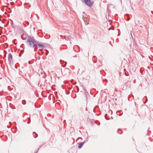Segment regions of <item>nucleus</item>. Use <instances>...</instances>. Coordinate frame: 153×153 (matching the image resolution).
Instances as JSON below:
<instances>
[{
    "instance_id": "1",
    "label": "nucleus",
    "mask_w": 153,
    "mask_h": 153,
    "mask_svg": "<svg viewBox=\"0 0 153 153\" xmlns=\"http://www.w3.org/2000/svg\"><path fill=\"white\" fill-rule=\"evenodd\" d=\"M37 42L34 38L32 37L27 40V43L29 46L34 48L36 46Z\"/></svg>"
},
{
    "instance_id": "2",
    "label": "nucleus",
    "mask_w": 153,
    "mask_h": 153,
    "mask_svg": "<svg viewBox=\"0 0 153 153\" xmlns=\"http://www.w3.org/2000/svg\"><path fill=\"white\" fill-rule=\"evenodd\" d=\"M84 2L87 6L91 7L94 4V2L91 1V0H84Z\"/></svg>"
},
{
    "instance_id": "3",
    "label": "nucleus",
    "mask_w": 153,
    "mask_h": 153,
    "mask_svg": "<svg viewBox=\"0 0 153 153\" xmlns=\"http://www.w3.org/2000/svg\"><path fill=\"white\" fill-rule=\"evenodd\" d=\"M36 43H37L36 45V47L37 46H38V48H39V50L41 51L43 50L44 48H45V47L44 46V45L43 43H41L42 44H41L38 41Z\"/></svg>"
},
{
    "instance_id": "4",
    "label": "nucleus",
    "mask_w": 153,
    "mask_h": 153,
    "mask_svg": "<svg viewBox=\"0 0 153 153\" xmlns=\"http://www.w3.org/2000/svg\"><path fill=\"white\" fill-rule=\"evenodd\" d=\"M83 89L84 94L85 96L86 100H87L88 99V97L89 96V94L86 91V90L85 88H83Z\"/></svg>"
},
{
    "instance_id": "5",
    "label": "nucleus",
    "mask_w": 153,
    "mask_h": 153,
    "mask_svg": "<svg viewBox=\"0 0 153 153\" xmlns=\"http://www.w3.org/2000/svg\"><path fill=\"white\" fill-rule=\"evenodd\" d=\"M8 60L9 63H12V56L11 53L9 54L8 56Z\"/></svg>"
},
{
    "instance_id": "6",
    "label": "nucleus",
    "mask_w": 153,
    "mask_h": 153,
    "mask_svg": "<svg viewBox=\"0 0 153 153\" xmlns=\"http://www.w3.org/2000/svg\"><path fill=\"white\" fill-rule=\"evenodd\" d=\"M21 38L23 40H25L27 38V35L25 34H22L21 36Z\"/></svg>"
},
{
    "instance_id": "7",
    "label": "nucleus",
    "mask_w": 153,
    "mask_h": 153,
    "mask_svg": "<svg viewBox=\"0 0 153 153\" xmlns=\"http://www.w3.org/2000/svg\"><path fill=\"white\" fill-rule=\"evenodd\" d=\"M85 141H84L83 142H81L79 144V145L78 147L79 149L81 148L83 146L84 143H85Z\"/></svg>"
},
{
    "instance_id": "8",
    "label": "nucleus",
    "mask_w": 153,
    "mask_h": 153,
    "mask_svg": "<svg viewBox=\"0 0 153 153\" xmlns=\"http://www.w3.org/2000/svg\"><path fill=\"white\" fill-rule=\"evenodd\" d=\"M117 132L118 134H122L123 131L120 129H119L118 130Z\"/></svg>"
},
{
    "instance_id": "9",
    "label": "nucleus",
    "mask_w": 153,
    "mask_h": 153,
    "mask_svg": "<svg viewBox=\"0 0 153 153\" xmlns=\"http://www.w3.org/2000/svg\"><path fill=\"white\" fill-rule=\"evenodd\" d=\"M33 135L34 138H36L37 137L38 134H37L35 132H33Z\"/></svg>"
},
{
    "instance_id": "10",
    "label": "nucleus",
    "mask_w": 153,
    "mask_h": 153,
    "mask_svg": "<svg viewBox=\"0 0 153 153\" xmlns=\"http://www.w3.org/2000/svg\"><path fill=\"white\" fill-rule=\"evenodd\" d=\"M22 103L23 105H25L26 104V102L25 100H23L22 101Z\"/></svg>"
},
{
    "instance_id": "11",
    "label": "nucleus",
    "mask_w": 153,
    "mask_h": 153,
    "mask_svg": "<svg viewBox=\"0 0 153 153\" xmlns=\"http://www.w3.org/2000/svg\"><path fill=\"white\" fill-rule=\"evenodd\" d=\"M28 121L27 122V123L28 124H29V123H30V117H28Z\"/></svg>"
},
{
    "instance_id": "12",
    "label": "nucleus",
    "mask_w": 153,
    "mask_h": 153,
    "mask_svg": "<svg viewBox=\"0 0 153 153\" xmlns=\"http://www.w3.org/2000/svg\"><path fill=\"white\" fill-rule=\"evenodd\" d=\"M67 63L66 62H65V64L64 65H62V66L63 67H65V66L66 64Z\"/></svg>"
},
{
    "instance_id": "13",
    "label": "nucleus",
    "mask_w": 153,
    "mask_h": 153,
    "mask_svg": "<svg viewBox=\"0 0 153 153\" xmlns=\"http://www.w3.org/2000/svg\"><path fill=\"white\" fill-rule=\"evenodd\" d=\"M37 50V48H36V47L34 48V51H36Z\"/></svg>"
},
{
    "instance_id": "14",
    "label": "nucleus",
    "mask_w": 153,
    "mask_h": 153,
    "mask_svg": "<svg viewBox=\"0 0 153 153\" xmlns=\"http://www.w3.org/2000/svg\"><path fill=\"white\" fill-rule=\"evenodd\" d=\"M145 97L146 98V102L144 103H145L146 102H147V101H148V99H147V97L146 96H145Z\"/></svg>"
},
{
    "instance_id": "15",
    "label": "nucleus",
    "mask_w": 153,
    "mask_h": 153,
    "mask_svg": "<svg viewBox=\"0 0 153 153\" xmlns=\"http://www.w3.org/2000/svg\"><path fill=\"white\" fill-rule=\"evenodd\" d=\"M46 50V53H47L46 55H47L48 54V51L47 50Z\"/></svg>"
},
{
    "instance_id": "16",
    "label": "nucleus",
    "mask_w": 153,
    "mask_h": 153,
    "mask_svg": "<svg viewBox=\"0 0 153 153\" xmlns=\"http://www.w3.org/2000/svg\"><path fill=\"white\" fill-rule=\"evenodd\" d=\"M106 115H107V114H106L105 115V119H106V120H109V119H107V118H106V117H105V116H106Z\"/></svg>"
},
{
    "instance_id": "17",
    "label": "nucleus",
    "mask_w": 153,
    "mask_h": 153,
    "mask_svg": "<svg viewBox=\"0 0 153 153\" xmlns=\"http://www.w3.org/2000/svg\"><path fill=\"white\" fill-rule=\"evenodd\" d=\"M131 37H132V38H133V36H132V35L131 33Z\"/></svg>"
},
{
    "instance_id": "18",
    "label": "nucleus",
    "mask_w": 153,
    "mask_h": 153,
    "mask_svg": "<svg viewBox=\"0 0 153 153\" xmlns=\"http://www.w3.org/2000/svg\"><path fill=\"white\" fill-rule=\"evenodd\" d=\"M61 61H62L61 60H60V62H61V64H62V63Z\"/></svg>"
},
{
    "instance_id": "19",
    "label": "nucleus",
    "mask_w": 153,
    "mask_h": 153,
    "mask_svg": "<svg viewBox=\"0 0 153 153\" xmlns=\"http://www.w3.org/2000/svg\"><path fill=\"white\" fill-rule=\"evenodd\" d=\"M79 91V88H77V92H78Z\"/></svg>"
},
{
    "instance_id": "20",
    "label": "nucleus",
    "mask_w": 153,
    "mask_h": 153,
    "mask_svg": "<svg viewBox=\"0 0 153 153\" xmlns=\"http://www.w3.org/2000/svg\"><path fill=\"white\" fill-rule=\"evenodd\" d=\"M125 74L126 76H128V75L126 74Z\"/></svg>"
},
{
    "instance_id": "21",
    "label": "nucleus",
    "mask_w": 153,
    "mask_h": 153,
    "mask_svg": "<svg viewBox=\"0 0 153 153\" xmlns=\"http://www.w3.org/2000/svg\"><path fill=\"white\" fill-rule=\"evenodd\" d=\"M69 92H68V93H67V92H66V94H69Z\"/></svg>"
},
{
    "instance_id": "22",
    "label": "nucleus",
    "mask_w": 153,
    "mask_h": 153,
    "mask_svg": "<svg viewBox=\"0 0 153 153\" xmlns=\"http://www.w3.org/2000/svg\"><path fill=\"white\" fill-rule=\"evenodd\" d=\"M37 152H38V151H37L36 152H35L34 153H37Z\"/></svg>"
},
{
    "instance_id": "23",
    "label": "nucleus",
    "mask_w": 153,
    "mask_h": 153,
    "mask_svg": "<svg viewBox=\"0 0 153 153\" xmlns=\"http://www.w3.org/2000/svg\"><path fill=\"white\" fill-rule=\"evenodd\" d=\"M150 129V128H149V129H148V131H149V129Z\"/></svg>"
},
{
    "instance_id": "24",
    "label": "nucleus",
    "mask_w": 153,
    "mask_h": 153,
    "mask_svg": "<svg viewBox=\"0 0 153 153\" xmlns=\"http://www.w3.org/2000/svg\"><path fill=\"white\" fill-rule=\"evenodd\" d=\"M88 23L86 24V25H88Z\"/></svg>"
},
{
    "instance_id": "25",
    "label": "nucleus",
    "mask_w": 153,
    "mask_h": 153,
    "mask_svg": "<svg viewBox=\"0 0 153 153\" xmlns=\"http://www.w3.org/2000/svg\"><path fill=\"white\" fill-rule=\"evenodd\" d=\"M19 56H20V54H19Z\"/></svg>"
},
{
    "instance_id": "26",
    "label": "nucleus",
    "mask_w": 153,
    "mask_h": 153,
    "mask_svg": "<svg viewBox=\"0 0 153 153\" xmlns=\"http://www.w3.org/2000/svg\"><path fill=\"white\" fill-rule=\"evenodd\" d=\"M105 80L106 81H107V80L105 79Z\"/></svg>"
},
{
    "instance_id": "27",
    "label": "nucleus",
    "mask_w": 153,
    "mask_h": 153,
    "mask_svg": "<svg viewBox=\"0 0 153 153\" xmlns=\"http://www.w3.org/2000/svg\"><path fill=\"white\" fill-rule=\"evenodd\" d=\"M9 123H11V122H9Z\"/></svg>"
},
{
    "instance_id": "28",
    "label": "nucleus",
    "mask_w": 153,
    "mask_h": 153,
    "mask_svg": "<svg viewBox=\"0 0 153 153\" xmlns=\"http://www.w3.org/2000/svg\"><path fill=\"white\" fill-rule=\"evenodd\" d=\"M83 13H85V12H83Z\"/></svg>"
},
{
    "instance_id": "29",
    "label": "nucleus",
    "mask_w": 153,
    "mask_h": 153,
    "mask_svg": "<svg viewBox=\"0 0 153 153\" xmlns=\"http://www.w3.org/2000/svg\"><path fill=\"white\" fill-rule=\"evenodd\" d=\"M29 64H30V62H29Z\"/></svg>"
}]
</instances>
